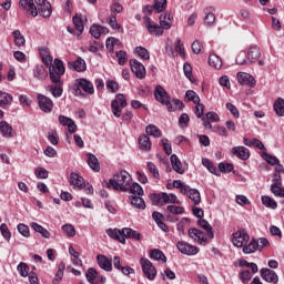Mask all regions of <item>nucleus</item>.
I'll return each mask as SVG.
<instances>
[{
    "label": "nucleus",
    "instance_id": "nucleus-1",
    "mask_svg": "<svg viewBox=\"0 0 284 284\" xmlns=\"http://www.w3.org/2000/svg\"><path fill=\"white\" fill-rule=\"evenodd\" d=\"M130 185H132V175L125 170L115 173L106 183V187L115 192H128Z\"/></svg>",
    "mask_w": 284,
    "mask_h": 284
},
{
    "label": "nucleus",
    "instance_id": "nucleus-2",
    "mask_svg": "<svg viewBox=\"0 0 284 284\" xmlns=\"http://www.w3.org/2000/svg\"><path fill=\"white\" fill-rule=\"evenodd\" d=\"M74 97H80L81 99L94 94V84L84 78L75 80L74 87Z\"/></svg>",
    "mask_w": 284,
    "mask_h": 284
},
{
    "label": "nucleus",
    "instance_id": "nucleus-3",
    "mask_svg": "<svg viewBox=\"0 0 284 284\" xmlns=\"http://www.w3.org/2000/svg\"><path fill=\"white\" fill-rule=\"evenodd\" d=\"M48 68H49V77L52 83H57L58 85H63V80H61V77L65 74V65H63V61L59 59H54L53 63Z\"/></svg>",
    "mask_w": 284,
    "mask_h": 284
},
{
    "label": "nucleus",
    "instance_id": "nucleus-4",
    "mask_svg": "<svg viewBox=\"0 0 284 284\" xmlns=\"http://www.w3.org/2000/svg\"><path fill=\"white\" fill-rule=\"evenodd\" d=\"M150 201L152 205H166V203H178V205H181V201L178 200L176 194L174 193H152L150 195Z\"/></svg>",
    "mask_w": 284,
    "mask_h": 284
},
{
    "label": "nucleus",
    "instance_id": "nucleus-5",
    "mask_svg": "<svg viewBox=\"0 0 284 284\" xmlns=\"http://www.w3.org/2000/svg\"><path fill=\"white\" fill-rule=\"evenodd\" d=\"M123 108H128V100L123 93H119L115 95V99L111 101V110L115 119H121Z\"/></svg>",
    "mask_w": 284,
    "mask_h": 284
},
{
    "label": "nucleus",
    "instance_id": "nucleus-6",
    "mask_svg": "<svg viewBox=\"0 0 284 284\" xmlns=\"http://www.w3.org/2000/svg\"><path fill=\"white\" fill-rule=\"evenodd\" d=\"M154 98L155 100H158L159 103L165 105L169 112H174V109L172 108V102H170V94H168V91H165L163 87L158 85L155 88Z\"/></svg>",
    "mask_w": 284,
    "mask_h": 284
},
{
    "label": "nucleus",
    "instance_id": "nucleus-7",
    "mask_svg": "<svg viewBox=\"0 0 284 284\" xmlns=\"http://www.w3.org/2000/svg\"><path fill=\"white\" fill-rule=\"evenodd\" d=\"M140 265L142 267V272L145 276V278H148V281H154L156 278V267L154 266V264H152V262L145 257H142L140 260Z\"/></svg>",
    "mask_w": 284,
    "mask_h": 284
},
{
    "label": "nucleus",
    "instance_id": "nucleus-8",
    "mask_svg": "<svg viewBox=\"0 0 284 284\" xmlns=\"http://www.w3.org/2000/svg\"><path fill=\"white\" fill-rule=\"evenodd\" d=\"M232 243L235 247H245L250 243V234L244 229L233 233Z\"/></svg>",
    "mask_w": 284,
    "mask_h": 284
},
{
    "label": "nucleus",
    "instance_id": "nucleus-9",
    "mask_svg": "<svg viewBox=\"0 0 284 284\" xmlns=\"http://www.w3.org/2000/svg\"><path fill=\"white\" fill-rule=\"evenodd\" d=\"M37 101L40 110L44 112V114H50V112L54 110V102L52 101V99L48 98V95L39 93L37 95Z\"/></svg>",
    "mask_w": 284,
    "mask_h": 284
},
{
    "label": "nucleus",
    "instance_id": "nucleus-10",
    "mask_svg": "<svg viewBox=\"0 0 284 284\" xmlns=\"http://www.w3.org/2000/svg\"><path fill=\"white\" fill-rule=\"evenodd\" d=\"M36 1V8L43 17V19H50L52 17V4H50V1L48 0H34Z\"/></svg>",
    "mask_w": 284,
    "mask_h": 284
},
{
    "label": "nucleus",
    "instance_id": "nucleus-11",
    "mask_svg": "<svg viewBox=\"0 0 284 284\" xmlns=\"http://www.w3.org/2000/svg\"><path fill=\"white\" fill-rule=\"evenodd\" d=\"M143 24L148 32L152 34V37H163V28L161 24H156V22L152 21L151 18L146 17Z\"/></svg>",
    "mask_w": 284,
    "mask_h": 284
},
{
    "label": "nucleus",
    "instance_id": "nucleus-12",
    "mask_svg": "<svg viewBox=\"0 0 284 284\" xmlns=\"http://www.w3.org/2000/svg\"><path fill=\"white\" fill-rule=\"evenodd\" d=\"M189 236L192 239L193 243H199V245H207V240L210 239L206 233H203V231L199 229H190Z\"/></svg>",
    "mask_w": 284,
    "mask_h": 284
},
{
    "label": "nucleus",
    "instance_id": "nucleus-13",
    "mask_svg": "<svg viewBox=\"0 0 284 284\" xmlns=\"http://www.w3.org/2000/svg\"><path fill=\"white\" fill-rule=\"evenodd\" d=\"M176 248L179 250V252H181V254H185L186 256H196V253L200 252V248L197 246L184 241L178 242Z\"/></svg>",
    "mask_w": 284,
    "mask_h": 284
},
{
    "label": "nucleus",
    "instance_id": "nucleus-14",
    "mask_svg": "<svg viewBox=\"0 0 284 284\" xmlns=\"http://www.w3.org/2000/svg\"><path fill=\"white\" fill-rule=\"evenodd\" d=\"M130 68L133 74H135L136 79H145L148 71L145 70V65L139 62L136 59L130 60Z\"/></svg>",
    "mask_w": 284,
    "mask_h": 284
},
{
    "label": "nucleus",
    "instance_id": "nucleus-15",
    "mask_svg": "<svg viewBox=\"0 0 284 284\" xmlns=\"http://www.w3.org/2000/svg\"><path fill=\"white\" fill-rule=\"evenodd\" d=\"M34 0H20L19 7L26 12H30L31 17H39V10L37 9V4H34Z\"/></svg>",
    "mask_w": 284,
    "mask_h": 284
},
{
    "label": "nucleus",
    "instance_id": "nucleus-16",
    "mask_svg": "<svg viewBox=\"0 0 284 284\" xmlns=\"http://www.w3.org/2000/svg\"><path fill=\"white\" fill-rule=\"evenodd\" d=\"M237 83H240V85H248L250 88H254L256 85V80L250 73L239 72Z\"/></svg>",
    "mask_w": 284,
    "mask_h": 284
},
{
    "label": "nucleus",
    "instance_id": "nucleus-17",
    "mask_svg": "<svg viewBox=\"0 0 284 284\" xmlns=\"http://www.w3.org/2000/svg\"><path fill=\"white\" fill-rule=\"evenodd\" d=\"M160 27L165 32V30H170L172 28V23L174 22V17H172V13H162L160 16Z\"/></svg>",
    "mask_w": 284,
    "mask_h": 284
},
{
    "label": "nucleus",
    "instance_id": "nucleus-18",
    "mask_svg": "<svg viewBox=\"0 0 284 284\" xmlns=\"http://www.w3.org/2000/svg\"><path fill=\"white\" fill-rule=\"evenodd\" d=\"M261 276L266 283H278V275L270 268H262Z\"/></svg>",
    "mask_w": 284,
    "mask_h": 284
},
{
    "label": "nucleus",
    "instance_id": "nucleus-19",
    "mask_svg": "<svg viewBox=\"0 0 284 284\" xmlns=\"http://www.w3.org/2000/svg\"><path fill=\"white\" fill-rule=\"evenodd\" d=\"M70 185H72L75 190H83L85 187V180L77 173L70 174Z\"/></svg>",
    "mask_w": 284,
    "mask_h": 284
},
{
    "label": "nucleus",
    "instance_id": "nucleus-20",
    "mask_svg": "<svg viewBox=\"0 0 284 284\" xmlns=\"http://www.w3.org/2000/svg\"><path fill=\"white\" fill-rule=\"evenodd\" d=\"M231 152L237 156V159H241V161H247V159H250V149L245 146H235Z\"/></svg>",
    "mask_w": 284,
    "mask_h": 284
},
{
    "label": "nucleus",
    "instance_id": "nucleus-21",
    "mask_svg": "<svg viewBox=\"0 0 284 284\" xmlns=\"http://www.w3.org/2000/svg\"><path fill=\"white\" fill-rule=\"evenodd\" d=\"M33 77L38 79V81H45L48 79V70L43 64H36L33 68Z\"/></svg>",
    "mask_w": 284,
    "mask_h": 284
},
{
    "label": "nucleus",
    "instance_id": "nucleus-22",
    "mask_svg": "<svg viewBox=\"0 0 284 284\" xmlns=\"http://www.w3.org/2000/svg\"><path fill=\"white\" fill-rule=\"evenodd\" d=\"M97 262L99 267L104 270V272H112V260H108L105 255H98Z\"/></svg>",
    "mask_w": 284,
    "mask_h": 284
},
{
    "label": "nucleus",
    "instance_id": "nucleus-23",
    "mask_svg": "<svg viewBox=\"0 0 284 284\" xmlns=\"http://www.w3.org/2000/svg\"><path fill=\"white\" fill-rule=\"evenodd\" d=\"M106 234L110 236V239H114V241H119V243L125 244V236L123 235V231L119 229H108Z\"/></svg>",
    "mask_w": 284,
    "mask_h": 284
},
{
    "label": "nucleus",
    "instance_id": "nucleus-24",
    "mask_svg": "<svg viewBox=\"0 0 284 284\" xmlns=\"http://www.w3.org/2000/svg\"><path fill=\"white\" fill-rule=\"evenodd\" d=\"M110 30L108 27L99 26V24H93L90 28V34L93 36L95 39H101L102 34H108Z\"/></svg>",
    "mask_w": 284,
    "mask_h": 284
},
{
    "label": "nucleus",
    "instance_id": "nucleus-25",
    "mask_svg": "<svg viewBox=\"0 0 284 284\" xmlns=\"http://www.w3.org/2000/svg\"><path fill=\"white\" fill-rule=\"evenodd\" d=\"M40 52V57H41V61L42 63H44L45 68L51 67L53 63V58L50 55V49L49 48H41L39 50Z\"/></svg>",
    "mask_w": 284,
    "mask_h": 284
},
{
    "label": "nucleus",
    "instance_id": "nucleus-26",
    "mask_svg": "<svg viewBox=\"0 0 284 284\" xmlns=\"http://www.w3.org/2000/svg\"><path fill=\"white\" fill-rule=\"evenodd\" d=\"M171 165L174 172L178 174H185V169L183 168V163H181V160L176 154L171 155Z\"/></svg>",
    "mask_w": 284,
    "mask_h": 284
},
{
    "label": "nucleus",
    "instance_id": "nucleus-27",
    "mask_svg": "<svg viewBox=\"0 0 284 284\" xmlns=\"http://www.w3.org/2000/svg\"><path fill=\"white\" fill-rule=\"evenodd\" d=\"M69 68L75 70V72H85L88 67L83 58H78L75 61L69 63Z\"/></svg>",
    "mask_w": 284,
    "mask_h": 284
},
{
    "label": "nucleus",
    "instance_id": "nucleus-28",
    "mask_svg": "<svg viewBox=\"0 0 284 284\" xmlns=\"http://www.w3.org/2000/svg\"><path fill=\"white\" fill-rule=\"evenodd\" d=\"M184 194L193 201L194 205L201 204V192H199V190L189 186Z\"/></svg>",
    "mask_w": 284,
    "mask_h": 284
},
{
    "label": "nucleus",
    "instance_id": "nucleus-29",
    "mask_svg": "<svg viewBox=\"0 0 284 284\" xmlns=\"http://www.w3.org/2000/svg\"><path fill=\"white\" fill-rule=\"evenodd\" d=\"M204 23L205 26H214V21H216V16H214V8L209 7L204 9Z\"/></svg>",
    "mask_w": 284,
    "mask_h": 284
},
{
    "label": "nucleus",
    "instance_id": "nucleus-30",
    "mask_svg": "<svg viewBox=\"0 0 284 284\" xmlns=\"http://www.w3.org/2000/svg\"><path fill=\"white\" fill-rule=\"evenodd\" d=\"M139 146L140 150H143L144 152H150V150H152V142L150 141V138L145 134L140 135Z\"/></svg>",
    "mask_w": 284,
    "mask_h": 284
},
{
    "label": "nucleus",
    "instance_id": "nucleus-31",
    "mask_svg": "<svg viewBox=\"0 0 284 284\" xmlns=\"http://www.w3.org/2000/svg\"><path fill=\"white\" fill-rule=\"evenodd\" d=\"M142 195H131L130 201L131 205L135 207L136 210H145V200L141 197Z\"/></svg>",
    "mask_w": 284,
    "mask_h": 284
},
{
    "label": "nucleus",
    "instance_id": "nucleus-32",
    "mask_svg": "<svg viewBox=\"0 0 284 284\" xmlns=\"http://www.w3.org/2000/svg\"><path fill=\"white\" fill-rule=\"evenodd\" d=\"M150 258H152V261H162V263H168L165 253L159 248H153L150 251Z\"/></svg>",
    "mask_w": 284,
    "mask_h": 284
},
{
    "label": "nucleus",
    "instance_id": "nucleus-33",
    "mask_svg": "<svg viewBox=\"0 0 284 284\" xmlns=\"http://www.w3.org/2000/svg\"><path fill=\"white\" fill-rule=\"evenodd\" d=\"M248 63H254L256 59H261V49L258 47H251L246 53Z\"/></svg>",
    "mask_w": 284,
    "mask_h": 284
},
{
    "label": "nucleus",
    "instance_id": "nucleus-34",
    "mask_svg": "<svg viewBox=\"0 0 284 284\" xmlns=\"http://www.w3.org/2000/svg\"><path fill=\"white\" fill-rule=\"evenodd\" d=\"M88 165L93 170V172H99L101 170V165L99 164V159H97V155L92 153H88Z\"/></svg>",
    "mask_w": 284,
    "mask_h": 284
},
{
    "label": "nucleus",
    "instance_id": "nucleus-35",
    "mask_svg": "<svg viewBox=\"0 0 284 284\" xmlns=\"http://www.w3.org/2000/svg\"><path fill=\"white\" fill-rule=\"evenodd\" d=\"M209 64L211 65V68H214L215 70H221V68H223V60H221V57L211 53L209 55Z\"/></svg>",
    "mask_w": 284,
    "mask_h": 284
},
{
    "label": "nucleus",
    "instance_id": "nucleus-36",
    "mask_svg": "<svg viewBox=\"0 0 284 284\" xmlns=\"http://www.w3.org/2000/svg\"><path fill=\"white\" fill-rule=\"evenodd\" d=\"M0 133L4 139H10V136H12V125H10V123H8L7 121H1Z\"/></svg>",
    "mask_w": 284,
    "mask_h": 284
},
{
    "label": "nucleus",
    "instance_id": "nucleus-37",
    "mask_svg": "<svg viewBox=\"0 0 284 284\" xmlns=\"http://www.w3.org/2000/svg\"><path fill=\"white\" fill-rule=\"evenodd\" d=\"M197 224L202 227V230L206 232L205 234L209 236V239H214V231H212V225H210V222H207V220L200 219L197 221Z\"/></svg>",
    "mask_w": 284,
    "mask_h": 284
},
{
    "label": "nucleus",
    "instance_id": "nucleus-38",
    "mask_svg": "<svg viewBox=\"0 0 284 284\" xmlns=\"http://www.w3.org/2000/svg\"><path fill=\"white\" fill-rule=\"evenodd\" d=\"M122 234L124 239H134L135 241H141V233L130 227L122 229Z\"/></svg>",
    "mask_w": 284,
    "mask_h": 284
},
{
    "label": "nucleus",
    "instance_id": "nucleus-39",
    "mask_svg": "<svg viewBox=\"0 0 284 284\" xmlns=\"http://www.w3.org/2000/svg\"><path fill=\"white\" fill-rule=\"evenodd\" d=\"M258 251V244L256 243V239H252L248 244H245L242 248L244 254H254V252Z\"/></svg>",
    "mask_w": 284,
    "mask_h": 284
},
{
    "label": "nucleus",
    "instance_id": "nucleus-40",
    "mask_svg": "<svg viewBox=\"0 0 284 284\" xmlns=\"http://www.w3.org/2000/svg\"><path fill=\"white\" fill-rule=\"evenodd\" d=\"M32 230H34V232H37L38 234H41V236L43 239H50V233L48 231V229L43 227L42 225H40L37 222H32L31 224Z\"/></svg>",
    "mask_w": 284,
    "mask_h": 284
},
{
    "label": "nucleus",
    "instance_id": "nucleus-41",
    "mask_svg": "<svg viewBox=\"0 0 284 284\" xmlns=\"http://www.w3.org/2000/svg\"><path fill=\"white\" fill-rule=\"evenodd\" d=\"M273 110L277 116H284V99L277 98L273 104Z\"/></svg>",
    "mask_w": 284,
    "mask_h": 284
},
{
    "label": "nucleus",
    "instance_id": "nucleus-42",
    "mask_svg": "<svg viewBox=\"0 0 284 284\" xmlns=\"http://www.w3.org/2000/svg\"><path fill=\"white\" fill-rule=\"evenodd\" d=\"M128 192H130V194H133V196H143L144 194L143 187L140 186V184L136 182H131V184H129Z\"/></svg>",
    "mask_w": 284,
    "mask_h": 284
},
{
    "label": "nucleus",
    "instance_id": "nucleus-43",
    "mask_svg": "<svg viewBox=\"0 0 284 284\" xmlns=\"http://www.w3.org/2000/svg\"><path fill=\"white\" fill-rule=\"evenodd\" d=\"M260 155L264 161H266V163H268V165H277L281 162L276 155L268 154L265 151H262Z\"/></svg>",
    "mask_w": 284,
    "mask_h": 284
},
{
    "label": "nucleus",
    "instance_id": "nucleus-44",
    "mask_svg": "<svg viewBox=\"0 0 284 284\" xmlns=\"http://www.w3.org/2000/svg\"><path fill=\"white\" fill-rule=\"evenodd\" d=\"M148 136H154V139H160L162 136V132L160 131L159 126L154 124H149L145 129Z\"/></svg>",
    "mask_w": 284,
    "mask_h": 284
},
{
    "label": "nucleus",
    "instance_id": "nucleus-45",
    "mask_svg": "<svg viewBox=\"0 0 284 284\" xmlns=\"http://www.w3.org/2000/svg\"><path fill=\"white\" fill-rule=\"evenodd\" d=\"M12 37L14 39V45H17L18 48L26 45V38L23 37V34H21L20 30H14L12 32Z\"/></svg>",
    "mask_w": 284,
    "mask_h": 284
},
{
    "label": "nucleus",
    "instance_id": "nucleus-46",
    "mask_svg": "<svg viewBox=\"0 0 284 284\" xmlns=\"http://www.w3.org/2000/svg\"><path fill=\"white\" fill-rule=\"evenodd\" d=\"M73 24L75 26L77 37H81L83 34V30L85 29V27L83 26V20L75 16L73 17Z\"/></svg>",
    "mask_w": 284,
    "mask_h": 284
},
{
    "label": "nucleus",
    "instance_id": "nucleus-47",
    "mask_svg": "<svg viewBox=\"0 0 284 284\" xmlns=\"http://www.w3.org/2000/svg\"><path fill=\"white\" fill-rule=\"evenodd\" d=\"M63 84H54V85H51L49 88L52 97H54V99H61V97L63 95V88H62Z\"/></svg>",
    "mask_w": 284,
    "mask_h": 284
},
{
    "label": "nucleus",
    "instance_id": "nucleus-48",
    "mask_svg": "<svg viewBox=\"0 0 284 284\" xmlns=\"http://www.w3.org/2000/svg\"><path fill=\"white\" fill-rule=\"evenodd\" d=\"M12 103V95L0 91V108H6V105H10Z\"/></svg>",
    "mask_w": 284,
    "mask_h": 284
},
{
    "label": "nucleus",
    "instance_id": "nucleus-49",
    "mask_svg": "<svg viewBox=\"0 0 284 284\" xmlns=\"http://www.w3.org/2000/svg\"><path fill=\"white\" fill-rule=\"evenodd\" d=\"M271 192L274 196H278L280 199H284V187L283 184H271Z\"/></svg>",
    "mask_w": 284,
    "mask_h": 284
},
{
    "label": "nucleus",
    "instance_id": "nucleus-50",
    "mask_svg": "<svg viewBox=\"0 0 284 284\" xmlns=\"http://www.w3.org/2000/svg\"><path fill=\"white\" fill-rule=\"evenodd\" d=\"M262 203H263V205H265V207H271L272 210H276V207H278L276 200H274L267 195L262 196Z\"/></svg>",
    "mask_w": 284,
    "mask_h": 284
},
{
    "label": "nucleus",
    "instance_id": "nucleus-51",
    "mask_svg": "<svg viewBox=\"0 0 284 284\" xmlns=\"http://www.w3.org/2000/svg\"><path fill=\"white\" fill-rule=\"evenodd\" d=\"M186 227H190V219L183 217L176 225L179 234H185Z\"/></svg>",
    "mask_w": 284,
    "mask_h": 284
},
{
    "label": "nucleus",
    "instance_id": "nucleus-52",
    "mask_svg": "<svg viewBox=\"0 0 284 284\" xmlns=\"http://www.w3.org/2000/svg\"><path fill=\"white\" fill-rule=\"evenodd\" d=\"M174 48L175 52H179L180 57L182 59H185V47L183 45V41L181 40V38H176Z\"/></svg>",
    "mask_w": 284,
    "mask_h": 284
},
{
    "label": "nucleus",
    "instance_id": "nucleus-53",
    "mask_svg": "<svg viewBox=\"0 0 284 284\" xmlns=\"http://www.w3.org/2000/svg\"><path fill=\"white\" fill-rule=\"evenodd\" d=\"M135 53L140 59H144V61H150V51L143 47H136L135 48Z\"/></svg>",
    "mask_w": 284,
    "mask_h": 284
},
{
    "label": "nucleus",
    "instance_id": "nucleus-54",
    "mask_svg": "<svg viewBox=\"0 0 284 284\" xmlns=\"http://www.w3.org/2000/svg\"><path fill=\"white\" fill-rule=\"evenodd\" d=\"M173 187H175L176 190H180L181 194H185V191L189 190L190 185H187L185 182L181 180H174Z\"/></svg>",
    "mask_w": 284,
    "mask_h": 284
},
{
    "label": "nucleus",
    "instance_id": "nucleus-55",
    "mask_svg": "<svg viewBox=\"0 0 284 284\" xmlns=\"http://www.w3.org/2000/svg\"><path fill=\"white\" fill-rule=\"evenodd\" d=\"M62 231L64 232V234H67V236H69L70 239L77 236V230L74 229V225L72 224H64L62 226Z\"/></svg>",
    "mask_w": 284,
    "mask_h": 284
},
{
    "label": "nucleus",
    "instance_id": "nucleus-56",
    "mask_svg": "<svg viewBox=\"0 0 284 284\" xmlns=\"http://www.w3.org/2000/svg\"><path fill=\"white\" fill-rule=\"evenodd\" d=\"M236 63L237 65H247V63H250V60L247 59V52L241 51L236 57Z\"/></svg>",
    "mask_w": 284,
    "mask_h": 284
},
{
    "label": "nucleus",
    "instance_id": "nucleus-57",
    "mask_svg": "<svg viewBox=\"0 0 284 284\" xmlns=\"http://www.w3.org/2000/svg\"><path fill=\"white\" fill-rule=\"evenodd\" d=\"M185 99H186V101H193L194 103H201V98L199 97V94H196V92H194L192 90H187L185 92Z\"/></svg>",
    "mask_w": 284,
    "mask_h": 284
},
{
    "label": "nucleus",
    "instance_id": "nucleus-58",
    "mask_svg": "<svg viewBox=\"0 0 284 284\" xmlns=\"http://www.w3.org/2000/svg\"><path fill=\"white\" fill-rule=\"evenodd\" d=\"M115 57H118L119 65H125L128 63V52L120 50L115 52Z\"/></svg>",
    "mask_w": 284,
    "mask_h": 284
},
{
    "label": "nucleus",
    "instance_id": "nucleus-59",
    "mask_svg": "<svg viewBox=\"0 0 284 284\" xmlns=\"http://www.w3.org/2000/svg\"><path fill=\"white\" fill-rule=\"evenodd\" d=\"M17 270L20 274V276H22V278H27V276L30 275V273H28V264L23 263V262H20L17 266Z\"/></svg>",
    "mask_w": 284,
    "mask_h": 284
},
{
    "label": "nucleus",
    "instance_id": "nucleus-60",
    "mask_svg": "<svg viewBox=\"0 0 284 284\" xmlns=\"http://www.w3.org/2000/svg\"><path fill=\"white\" fill-rule=\"evenodd\" d=\"M18 232L21 236H24V239H30V226L26 224H18Z\"/></svg>",
    "mask_w": 284,
    "mask_h": 284
},
{
    "label": "nucleus",
    "instance_id": "nucleus-61",
    "mask_svg": "<svg viewBox=\"0 0 284 284\" xmlns=\"http://www.w3.org/2000/svg\"><path fill=\"white\" fill-rule=\"evenodd\" d=\"M168 7V0H154V10H156V12H163V10H165V8Z\"/></svg>",
    "mask_w": 284,
    "mask_h": 284
},
{
    "label": "nucleus",
    "instance_id": "nucleus-62",
    "mask_svg": "<svg viewBox=\"0 0 284 284\" xmlns=\"http://www.w3.org/2000/svg\"><path fill=\"white\" fill-rule=\"evenodd\" d=\"M106 90H109V92H112V94H114L115 92H119V82L114 80H108Z\"/></svg>",
    "mask_w": 284,
    "mask_h": 284
},
{
    "label": "nucleus",
    "instance_id": "nucleus-63",
    "mask_svg": "<svg viewBox=\"0 0 284 284\" xmlns=\"http://www.w3.org/2000/svg\"><path fill=\"white\" fill-rule=\"evenodd\" d=\"M98 274L99 273L95 268L90 267L85 274L87 281H89L91 284H94V278H97Z\"/></svg>",
    "mask_w": 284,
    "mask_h": 284
},
{
    "label": "nucleus",
    "instance_id": "nucleus-64",
    "mask_svg": "<svg viewBox=\"0 0 284 284\" xmlns=\"http://www.w3.org/2000/svg\"><path fill=\"white\" fill-rule=\"evenodd\" d=\"M146 168H148L149 172L152 173L154 179H160L159 169L156 168V164H154L152 162H148Z\"/></svg>",
    "mask_w": 284,
    "mask_h": 284
}]
</instances>
